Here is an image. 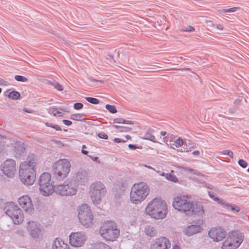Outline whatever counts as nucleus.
I'll list each match as a JSON object with an SVG mask.
<instances>
[{
  "mask_svg": "<svg viewBox=\"0 0 249 249\" xmlns=\"http://www.w3.org/2000/svg\"><path fill=\"white\" fill-rule=\"evenodd\" d=\"M173 207L179 211L184 213L187 215L202 216L204 213L203 206L188 200L187 196L179 195L175 198Z\"/></svg>",
  "mask_w": 249,
  "mask_h": 249,
  "instance_id": "1",
  "label": "nucleus"
},
{
  "mask_svg": "<svg viewBox=\"0 0 249 249\" xmlns=\"http://www.w3.org/2000/svg\"><path fill=\"white\" fill-rule=\"evenodd\" d=\"M36 157L34 154L28 156L26 160L21 163L19 169V177L21 182L25 185L33 184L36 179Z\"/></svg>",
  "mask_w": 249,
  "mask_h": 249,
  "instance_id": "2",
  "label": "nucleus"
},
{
  "mask_svg": "<svg viewBox=\"0 0 249 249\" xmlns=\"http://www.w3.org/2000/svg\"><path fill=\"white\" fill-rule=\"evenodd\" d=\"M145 211L156 219H163L167 214V206L161 199L154 198L148 204Z\"/></svg>",
  "mask_w": 249,
  "mask_h": 249,
  "instance_id": "3",
  "label": "nucleus"
},
{
  "mask_svg": "<svg viewBox=\"0 0 249 249\" xmlns=\"http://www.w3.org/2000/svg\"><path fill=\"white\" fill-rule=\"evenodd\" d=\"M150 192L149 186L142 182L134 184L130 192V199L132 203L139 204L144 200Z\"/></svg>",
  "mask_w": 249,
  "mask_h": 249,
  "instance_id": "4",
  "label": "nucleus"
},
{
  "mask_svg": "<svg viewBox=\"0 0 249 249\" xmlns=\"http://www.w3.org/2000/svg\"><path fill=\"white\" fill-rule=\"evenodd\" d=\"M71 167L70 161L67 159H59L53 166V172L57 179H63L69 174Z\"/></svg>",
  "mask_w": 249,
  "mask_h": 249,
  "instance_id": "5",
  "label": "nucleus"
},
{
  "mask_svg": "<svg viewBox=\"0 0 249 249\" xmlns=\"http://www.w3.org/2000/svg\"><path fill=\"white\" fill-rule=\"evenodd\" d=\"M107 192L106 188L101 182L96 181L92 183L89 189V194L93 203L99 204Z\"/></svg>",
  "mask_w": 249,
  "mask_h": 249,
  "instance_id": "6",
  "label": "nucleus"
},
{
  "mask_svg": "<svg viewBox=\"0 0 249 249\" xmlns=\"http://www.w3.org/2000/svg\"><path fill=\"white\" fill-rule=\"evenodd\" d=\"M101 236L107 241H114L120 234L116 224L113 221L105 223L100 229Z\"/></svg>",
  "mask_w": 249,
  "mask_h": 249,
  "instance_id": "7",
  "label": "nucleus"
},
{
  "mask_svg": "<svg viewBox=\"0 0 249 249\" xmlns=\"http://www.w3.org/2000/svg\"><path fill=\"white\" fill-rule=\"evenodd\" d=\"M3 210L12 220L15 224H19L23 221L24 215L22 210L12 202H8Z\"/></svg>",
  "mask_w": 249,
  "mask_h": 249,
  "instance_id": "8",
  "label": "nucleus"
},
{
  "mask_svg": "<svg viewBox=\"0 0 249 249\" xmlns=\"http://www.w3.org/2000/svg\"><path fill=\"white\" fill-rule=\"evenodd\" d=\"M78 217L82 225L86 228H89L93 225V215L87 204H83L79 207Z\"/></svg>",
  "mask_w": 249,
  "mask_h": 249,
  "instance_id": "9",
  "label": "nucleus"
},
{
  "mask_svg": "<svg viewBox=\"0 0 249 249\" xmlns=\"http://www.w3.org/2000/svg\"><path fill=\"white\" fill-rule=\"evenodd\" d=\"M51 175L47 173H42L38 180L39 189L44 196H49L53 192V186L51 182Z\"/></svg>",
  "mask_w": 249,
  "mask_h": 249,
  "instance_id": "10",
  "label": "nucleus"
},
{
  "mask_svg": "<svg viewBox=\"0 0 249 249\" xmlns=\"http://www.w3.org/2000/svg\"><path fill=\"white\" fill-rule=\"evenodd\" d=\"M53 192L61 196H73L76 194L77 188L75 185L71 182L65 181L63 184H60L53 186Z\"/></svg>",
  "mask_w": 249,
  "mask_h": 249,
  "instance_id": "11",
  "label": "nucleus"
},
{
  "mask_svg": "<svg viewBox=\"0 0 249 249\" xmlns=\"http://www.w3.org/2000/svg\"><path fill=\"white\" fill-rule=\"evenodd\" d=\"M70 244L75 247H81L86 240L87 237L83 232H72L69 236Z\"/></svg>",
  "mask_w": 249,
  "mask_h": 249,
  "instance_id": "12",
  "label": "nucleus"
},
{
  "mask_svg": "<svg viewBox=\"0 0 249 249\" xmlns=\"http://www.w3.org/2000/svg\"><path fill=\"white\" fill-rule=\"evenodd\" d=\"M0 168L5 175L12 178L16 171V162L12 159L7 160L1 164Z\"/></svg>",
  "mask_w": 249,
  "mask_h": 249,
  "instance_id": "13",
  "label": "nucleus"
},
{
  "mask_svg": "<svg viewBox=\"0 0 249 249\" xmlns=\"http://www.w3.org/2000/svg\"><path fill=\"white\" fill-rule=\"evenodd\" d=\"M209 236L214 241H220L225 238L226 231L221 227L211 229L208 232Z\"/></svg>",
  "mask_w": 249,
  "mask_h": 249,
  "instance_id": "14",
  "label": "nucleus"
},
{
  "mask_svg": "<svg viewBox=\"0 0 249 249\" xmlns=\"http://www.w3.org/2000/svg\"><path fill=\"white\" fill-rule=\"evenodd\" d=\"M171 248L170 240L165 237H160L156 239L150 249H168Z\"/></svg>",
  "mask_w": 249,
  "mask_h": 249,
  "instance_id": "15",
  "label": "nucleus"
},
{
  "mask_svg": "<svg viewBox=\"0 0 249 249\" xmlns=\"http://www.w3.org/2000/svg\"><path fill=\"white\" fill-rule=\"evenodd\" d=\"M19 205L26 212L31 213L34 210L33 205L30 197L27 195H24L18 199Z\"/></svg>",
  "mask_w": 249,
  "mask_h": 249,
  "instance_id": "16",
  "label": "nucleus"
},
{
  "mask_svg": "<svg viewBox=\"0 0 249 249\" xmlns=\"http://www.w3.org/2000/svg\"><path fill=\"white\" fill-rule=\"evenodd\" d=\"M27 229L32 237L34 239L39 238L40 234V230L36 222L33 221H29Z\"/></svg>",
  "mask_w": 249,
  "mask_h": 249,
  "instance_id": "17",
  "label": "nucleus"
},
{
  "mask_svg": "<svg viewBox=\"0 0 249 249\" xmlns=\"http://www.w3.org/2000/svg\"><path fill=\"white\" fill-rule=\"evenodd\" d=\"M243 233L237 231H233L231 232L227 237L229 240L231 241V242L233 244H235L236 242H239L240 245L243 241Z\"/></svg>",
  "mask_w": 249,
  "mask_h": 249,
  "instance_id": "18",
  "label": "nucleus"
},
{
  "mask_svg": "<svg viewBox=\"0 0 249 249\" xmlns=\"http://www.w3.org/2000/svg\"><path fill=\"white\" fill-rule=\"evenodd\" d=\"M202 230V227L198 225H191L187 226L184 230V233L190 236L200 232Z\"/></svg>",
  "mask_w": 249,
  "mask_h": 249,
  "instance_id": "19",
  "label": "nucleus"
},
{
  "mask_svg": "<svg viewBox=\"0 0 249 249\" xmlns=\"http://www.w3.org/2000/svg\"><path fill=\"white\" fill-rule=\"evenodd\" d=\"M75 181L78 184H83L88 181V173L85 170L78 171L74 176Z\"/></svg>",
  "mask_w": 249,
  "mask_h": 249,
  "instance_id": "20",
  "label": "nucleus"
},
{
  "mask_svg": "<svg viewBox=\"0 0 249 249\" xmlns=\"http://www.w3.org/2000/svg\"><path fill=\"white\" fill-rule=\"evenodd\" d=\"M14 143L13 144L15 152L16 154L22 155L25 150V146L24 143L22 141H14Z\"/></svg>",
  "mask_w": 249,
  "mask_h": 249,
  "instance_id": "21",
  "label": "nucleus"
},
{
  "mask_svg": "<svg viewBox=\"0 0 249 249\" xmlns=\"http://www.w3.org/2000/svg\"><path fill=\"white\" fill-rule=\"evenodd\" d=\"M53 249H70L68 244H65L62 240L56 239L53 244Z\"/></svg>",
  "mask_w": 249,
  "mask_h": 249,
  "instance_id": "22",
  "label": "nucleus"
},
{
  "mask_svg": "<svg viewBox=\"0 0 249 249\" xmlns=\"http://www.w3.org/2000/svg\"><path fill=\"white\" fill-rule=\"evenodd\" d=\"M160 135L163 137V140H186L180 137H178L171 133H168L164 131H161Z\"/></svg>",
  "mask_w": 249,
  "mask_h": 249,
  "instance_id": "23",
  "label": "nucleus"
},
{
  "mask_svg": "<svg viewBox=\"0 0 249 249\" xmlns=\"http://www.w3.org/2000/svg\"><path fill=\"white\" fill-rule=\"evenodd\" d=\"M144 232L147 236L151 237L156 236L158 233L157 229L154 227L148 225L144 227Z\"/></svg>",
  "mask_w": 249,
  "mask_h": 249,
  "instance_id": "24",
  "label": "nucleus"
},
{
  "mask_svg": "<svg viewBox=\"0 0 249 249\" xmlns=\"http://www.w3.org/2000/svg\"><path fill=\"white\" fill-rule=\"evenodd\" d=\"M231 241L229 240L228 238L226 239L222 246V249H236L240 246V242H236L235 244H233Z\"/></svg>",
  "mask_w": 249,
  "mask_h": 249,
  "instance_id": "25",
  "label": "nucleus"
},
{
  "mask_svg": "<svg viewBox=\"0 0 249 249\" xmlns=\"http://www.w3.org/2000/svg\"><path fill=\"white\" fill-rule=\"evenodd\" d=\"M156 132L155 129L149 128L142 138L146 140H155V134Z\"/></svg>",
  "mask_w": 249,
  "mask_h": 249,
  "instance_id": "26",
  "label": "nucleus"
},
{
  "mask_svg": "<svg viewBox=\"0 0 249 249\" xmlns=\"http://www.w3.org/2000/svg\"><path fill=\"white\" fill-rule=\"evenodd\" d=\"M171 148L176 149L184 144L186 141H164Z\"/></svg>",
  "mask_w": 249,
  "mask_h": 249,
  "instance_id": "27",
  "label": "nucleus"
},
{
  "mask_svg": "<svg viewBox=\"0 0 249 249\" xmlns=\"http://www.w3.org/2000/svg\"><path fill=\"white\" fill-rule=\"evenodd\" d=\"M90 249H111V248L104 243L96 242L91 245Z\"/></svg>",
  "mask_w": 249,
  "mask_h": 249,
  "instance_id": "28",
  "label": "nucleus"
},
{
  "mask_svg": "<svg viewBox=\"0 0 249 249\" xmlns=\"http://www.w3.org/2000/svg\"><path fill=\"white\" fill-rule=\"evenodd\" d=\"M86 116L85 113H75L71 115L70 118L71 120L77 121H83L85 120L83 117Z\"/></svg>",
  "mask_w": 249,
  "mask_h": 249,
  "instance_id": "29",
  "label": "nucleus"
},
{
  "mask_svg": "<svg viewBox=\"0 0 249 249\" xmlns=\"http://www.w3.org/2000/svg\"><path fill=\"white\" fill-rule=\"evenodd\" d=\"M224 208L227 209L228 210L231 211L233 212L237 213L239 212L240 210V208L236 205H232L229 203L224 204Z\"/></svg>",
  "mask_w": 249,
  "mask_h": 249,
  "instance_id": "30",
  "label": "nucleus"
},
{
  "mask_svg": "<svg viewBox=\"0 0 249 249\" xmlns=\"http://www.w3.org/2000/svg\"><path fill=\"white\" fill-rule=\"evenodd\" d=\"M7 96L9 99L16 100L20 98V94L19 92L14 90L10 92Z\"/></svg>",
  "mask_w": 249,
  "mask_h": 249,
  "instance_id": "31",
  "label": "nucleus"
},
{
  "mask_svg": "<svg viewBox=\"0 0 249 249\" xmlns=\"http://www.w3.org/2000/svg\"><path fill=\"white\" fill-rule=\"evenodd\" d=\"M113 123L117 124H133L134 122L132 121L126 120L120 118H116L113 119Z\"/></svg>",
  "mask_w": 249,
  "mask_h": 249,
  "instance_id": "32",
  "label": "nucleus"
},
{
  "mask_svg": "<svg viewBox=\"0 0 249 249\" xmlns=\"http://www.w3.org/2000/svg\"><path fill=\"white\" fill-rule=\"evenodd\" d=\"M208 194L211 198H212L215 201L217 202L218 204L221 205H224L225 204L223 200L220 199L219 197H215L211 192L209 191Z\"/></svg>",
  "mask_w": 249,
  "mask_h": 249,
  "instance_id": "33",
  "label": "nucleus"
},
{
  "mask_svg": "<svg viewBox=\"0 0 249 249\" xmlns=\"http://www.w3.org/2000/svg\"><path fill=\"white\" fill-rule=\"evenodd\" d=\"M49 112L53 114L54 116H56L58 114L59 116H62L63 113L57 110V108L54 107H51L49 108Z\"/></svg>",
  "mask_w": 249,
  "mask_h": 249,
  "instance_id": "34",
  "label": "nucleus"
},
{
  "mask_svg": "<svg viewBox=\"0 0 249 249\" xmlns=\"http://www.w3.org/2000/svg\"><path fill=\"white\" fill-rule=\"evenodd\" d=\"M112 127L115 128L120 132H127L131 130V128L129 127L119 126L117 125H113Z\"/></svg>",
  "mask_w": 249,
  "mask_h": 249,
  "instance_id": "35",
  "label": "nucleus"
},
{
  "mask_svg": "<svg viewBox=\"0 0 249 249\" xmlns=\"http://www.w3.org/2000/svg\"><path fill=\"white\" fill-rule=\"evenodd\" d=\"M165 178L167 179L174 182H177L178 181L177 178L175 175L171 173L166 174Z\"/></svg>",
  "mask_w": 249,
  "mask_h": 249,
  "instance_id": "36",
  "label": "nucleus"
},
{
  "mask_svg": "<svg viewBox=\"0 0 249 249\" xmlns=\"http://www.w3.org/2000/svg\"><path fill=\"white\" fill-rule=\"evenodd\" d=\"M85 98L86 101L91 104L97 105L99 103V100L97 98L91 97H85Z\"/></svg>",
  "mask_w": 249,
  "mask_h": 249,
  "instance_id": "37",
  "label": "nucleus"
},
{
  "mask_svg": "<svg viewBox=\"0 0 249 249\" xmlns=\"http://www.w3.org/2000/svg\"><path fill=\"white\" fill-rule=\"evenodd\" d=\"M178 168L179 169H182L184 171H188V172H190L191 173H192V174H195V175H200V173L198 171L196 170H194V169H191L190 168L184 167H182V166H179Z\"/></svg>",
  "mask_w": 249,
  "mask_h": 249,
  "instance_id": "38",
  "label": "nucleus"
},
{
  "mask_svg": "<svg viewBox=\"0 0 249 249\" xmlns=\"http://www.w3.org/2000/svg\"><path fill=\"white\" fill-rule=\"evenodd\" d=\"M111 113L114 114L117 112L115 106L107 104L105 107Z\"/></svg>",
  "mask_w": 249,
  "mask_h": 249,
  "instance_id": "39",
  "label": "nucleus"
},
{
  "mask_svg": "<svg viewBox=\"0 0 249 249\" xmlns=\"http://www.w3.org/2000/svg\"><path fill=\"white\" fill-rule=\"evenodd\" d=\"M45 124L47 126L52 127V128L55 129L56 130H57V131L62 130L61 128L57 124H53L52 123H50L48 122L45 123Z\"/></svg>",
  "mask_w": 249,
  "mask_h": 249,
  "instance_id": "40",
  "label": "nucleus"
},
{
  "mask_svg": "<svg viewBox=\"0 0 249 249\" xmlns=\"http://www.w3.org/2000/svg\"><path fill=\"white\" fill-rule=\"evenodd\" d=\"M239 8H240L239 7H232V8H228V9H222L220 10V12L221 13H228V12L232 13V12H235L237 9H239Z\"/></svg>",
  "mask_w": 249,
  "mask_h": 249,
  "instance_id": "41",
  "label": "nucleus"
},
{
  "mask_svg": "<svg viewBox=\"0 0 249 249\" xmlns=\"http://www.w3.org/2000/svg\"><path fill=\"white\" fill-rule=\"evenodd\" d=\"M15 79L17 81L22 82H25L28 81V79L26 77L20 75H16L15 76Z\"/></svg>",
  "mask_w": 249,
  "mask_h": 249,
  "instance_id": "42",
  "label": "nucleus"
},
{
  "mask_svg": "<svg viewBox=\"0 0 249 249\" xmlns=\"http://www.w3.org/2000/svg\"><path fill=\"white\" fill-rule=\"evenodd\" d=\"M51 85L54 87V88L59 91H62L63 90V86L57 82L51 83Z\"/></svg>",
  "mask_w": 249,
  "mask_h": 249,
  "instance_id": "43",
  "label": "nucleus"
},
{
  "mask_svg": "<svg viewBox=\"0 0 249 249\" xmlns=\"http://www.w3.org/2000/svg\"><path fill=\"white\" fill-rule=\"evenodd\" d=\"M181 31L182 32L190 33L195 31V29L192 26H188L187 27L183 28Z\"/></svg>",
  "mask_w": 249,
  "mask_h": 249,
  "instance_id": "44",
  "label": "nucleus"
},
{
  "mask_svg": "<svg viewBox=\"0 0 249 249\" xmlns=\"http://www.w3.org/2000/svg\"><path fill=\"white\" fill-rule=\"evenodd\" d=\"M242 100L243 97H240L234 101L233 104L237 108L241 105Z\"/></svg>",
  "mask_w": 249,
  "mask_h": 249,
  "instance_id": "45",
  "label": "nucleus"
},
{
  "mask_svg": "<svg viewBox=\"0 0 249 249\" xmlns=\"http://www.w3.org/2000/svg\"><path fill=\"white\" fill-rule=\"evenodd\" d=\"M83 104L81 103H75L73 105V108L75 110H80L83 107Z\"/></svg>",
  "mask_w": 249,
  "mask_h": 249,
  "instance_id": "46",
  "label": "nucleus"
},
{
  "mask_svg": "<svg viewBox=\"0 0 249 249\" xmlns=\"http://www.w3.org/2000/svg\"><path fill=\"white\" fill-rule=\"evenodd\" d=\"M97 135L99 138L107 140L108 139V136L104 132H101L98 133Z\"/></svg>",
  "mask_w": 249,
  "mask_h": 249,
  "instance_id": "47",
  "label": "nucleus"
},
{
  "mask_svg": "<svg viewBox=\"0 0 249 249\" xmlns=\"http://www.w3.org/2000/svg\"><path fill=\"white\" fill-rule=\"evenodd\" d=\"M238 164L241 167L244 168L247 167L248 165L247 162L242 159H240L238 160Z\"/></svg>",
  "mask_w": 249,
  "mask_h": 249,
  "instance_id": "48",
  "label": "nucleus"
},
{
  "mask_svg": "<svg viewBox=\"0 0 249 249\" xmlns=\"http://www.w3.org/2000/svg\"><path fill=\"white\" fill-rule=\"evenodd\" d=\"M128 147L131 150H135L137 148H142V146L137 145V144H129L128 145Z\"/></svg>",
  "mask_w": 249,
  "mask_h": 249,
  "instance_id": "49",
  "label": "nucleus"
},
{
  "mask_svg": "<svg viewBox=\"0 0 249 249\" xmlns=\"http://www.w3.org/2000/svg\"><path fill=\"white\" fill-rule=\"evenodd\" d=\"M62 122L64 124L67 126H70L72 124V122L70 120L64 119L62 120Z\"/></svg>",
  "mask_w": 249,
  "mask_h": 249,
  "instance_id": "50",
  "label": "nucleus"
},
{
  "mask_svg": "<svg viewBox=\"0 0 249 249\" xmlns=\"http://www.w3.org/2000/svg\"><path fill=\"white\" fill-rule=\"evenodd\" d=\"M86 148V146L85 145H83L82 146V149L81 150V152L84 155H87L88 153V151L84 150V148Z\"/></svg>",
  "mask_w": 249,
  "mask_h": 249,
  "instance_id": "51",
  "label": "nucleus"
},
{
  "mask_svg": "<svg viewBox=\"0 0 249 249\" xmlns=\"http://www.w3.org/2000/svg\"><path fill=\"white\" fill-rule=\"evenodd\" d=\"M89 80L91 82H100L101 83H103V81H102V80H96L93 78H92V77H90L89 78Z\"/></svg>",
  "mask_w": 249,
  "mask_h": 249,
  "instance_id": "52",
  "label": "nucleus"
},
{
  "mask_svg": "<svg viewBox=\"0 0 249 249\" xmlns=\"http://www.w3.org/2000/svg\"><path fill=\"white\" fill-rule=\"evenodd\" d=\"M7 83V82L5 81L4 80L0 79V85H7V84H6Z\"/></svg>",
  "mask_w": 249,
  "mask_h": 249,
  "instance_id": "53",
  "label": "nucleus"
},
{
  "mask_svg": "<svg viewBox=\"0 0 249 249\" xmlns=\"http://www.w3.org/2000/svg\"><path fill=\"white\" fill-rule=\"evenodd\" d=\"M7 83V82L5 81L4 80L0 79V85H7V84H6Z\"/></svg>",
  "mask_w": 249,
  "mask_h": 249,
  "instance_id": "54",
  "label": "nucleus"
},
{
  "mask_svg": "<svg viewBox=\"0 0 249 249\" xmlns=\"http://www.w3.org/2000/svg\"><path fill=\"white\" fill-rule=\"evenodd\" d=\"M216 28L217 29L220 30H223V26L222 24H217L216 25Z\"/></svg>",
  "mask_w": 249,
  "mask_h": 249,
  "instance_id": "55",
  "label": "nucleus"
},
{
  "mask_svg": "<svg viewBox=\"0 0 249 249\" xmlns=\"http://www.w3.org/2000/svg\"><path fill=\"white\" fill-rule=\"evenodd\" d=\"M236 111L235 108H231L229 109V112L231 113H234Z\"/></svg>",
  "mask_w": 249,
  "mask_h": 249,
  "instance_id": "56",
  "label": "nucleus"
},
{
  "mask_svg": "<svg viewBox=\"0 0 249 249\" xmlns=\"http://www.w3.org/2000/svg\"><path fill=\"white\" fill-rule=\"evenodd\" d=\"M107 56H108V57H107L108 59L113 60V61L115 62V60L114 59V56L113 55L108 54Z\"/></svg>",
  "mask_w": 249,
  "mask_h": 249,
  "instance_id": "57",
  "label": "nucleus"
},
{
  "mask_svg": "<svg viewBox=\"0 0 249 249\" xmlns=\"http://www.w3.org/2000/svg\"><path fill=\"white\" fill-rule=\"evenodd\" d=\"M146 70L145 71H148V72H154L155 71L153 70V68H146Z\"/></svg>",
  "mask_w": 249,
  "mask_h": 249,
  "instance_id": "58",
  "label": "nucleus"
},
{
  "mask_svg": "<svg viewBox=\"0 0 249 249\" xmlns=\"http://www.w3.org/2000/svg\"><path fill=\"white\" fill-rule=\"evenodd\" d=\"M228 155L231 158H233V152H231V151H229V152H228Z\"/></svg>",
  "mask_w": 249,
  "mask_h": 249,
  "instance_id": "59",
  "label": "nucleus"
},
{
  "mask_svg": "<svg viewBox=\"0 0 249 249\" xmlns=\"http://www.w3.org/2000/svg\"><path fill=\"white\" fill-rule=\"evenodd\" d=\"M192 154L194 155H198L199 154V151L198 150H196L194 151Z\"/></svg>",
  "mask_w": 249,
  "mask_h": 249,
  "instance_id": "60",
  "label": "nucleus"
},
{
  "mask_svg": "<svg viewBox=\"0 0 249 249\" xmlns=\"http://www.w3.org/2000/svg\"><path fill=\"white\" fill-rule=\"evenodd\" d=\"M172 249H180L179 247L177 245H175L173 246Z\"/></svg>",
  "mask_w": 249,
  "mask_h": 249,
  "instance_id": "61",
  "label": "nucleus"
},
{
  "mask_svg": "<svg viewBox=\"0 0 249 249\" xmlns=\"http://www.w3.org/2000/svg\"><path fill=\"white\" fill-rule=\"evenodd\" d=\"M144 167H146V168H148L149 169H152V170H154L155 171H156V170L155 169H154L152 167H151V166H149V165H144Z\"/></svg>",
  "mask_w": 249,
  "mask_h": 249,
  "instance_id": "62",
  "label": "nucleus"
},
{
  "mask_svg": "<svg viewBox=\"0 0 249 249\" xmlns=\"http://www.w3.org/2000/svg\"><path fill=\"white\" fill-rule=\"evenodd\" d=\"M229 151L230 150H224L222 151V153L224 155H228V152H229Z\"/></svg>",
  "mask_w": 249,
  "mask_h": 249,
  "instance_id": "63",
  "label": "nucleus"
},
{
  "mask_svg": "<svg viewBox=\"0 0 249 249\" xmlns=\"http://www.w3.org/2000/svg\"><path fill=\"white\" fill-rule=\"evenodd\" d=\"M125 137L127 140H130L131 138V136L129 135H126L125 136Z\"/></svg>",
  "mask_w": 249,
  "mask_h": 249,
  "instance_id": "64",
  "label": "nucleus"
}]
</instances>
